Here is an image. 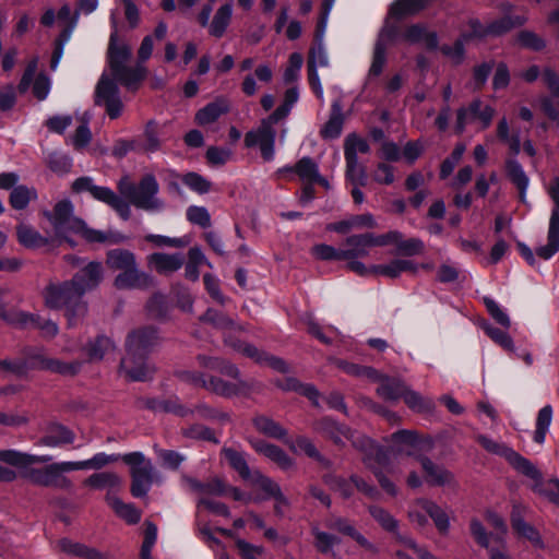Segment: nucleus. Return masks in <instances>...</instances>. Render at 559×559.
Listing matches in <instances>:
<instances>
[{"mask_svg":"<svg viewBox=\"0 0 559 559\" xmlns=\"http://www.w3.org/2000/svg\"><path fill=\"white\" fill-rule=\"evenodd\" d=\"M552 407L550 405L544 406L537 414L536 428L533 432V440L535 443L542 445L545 442L546 435L549 430L552 420Z\"/></svg>","mask_w":559,"mask_h":559,"instance_id":"nucleus-51","label":"nucleus"},{"mask_svg":"<svg viewBox=\"0 0 559 559\" xmlns=\"http://www.w3.org/2000/svg\"><path fill=\"white\" fill-rule=\"evenodd\" d=\"M486 334L503 349L508 352H515V346L512 337L504 331L491 325L490 323H484L483 325Z\"/></svg>","mask_w":559,"mask_h":559,"instance_id":"nucleus-59","label":"nucleus"},{"mask_svg":"<svg viewBox=\"0 0 559 559\" xmlns=\"http://www.w3.org/2000/svg\"><path fill=\"white\" fill-rule=\"evenodd\" d=\"M75 435L72 430L60 424L49 426L47 432L38 441L39 445L48 448H61L74 442Z\"/></svg>","mask_w":559,"mask_h":559,"instance_id":"nucleus-29","label":"nucleus"},{"mask_svg":"<svg viewBox=\"0 0 559 559\" xmlns=\"http://www.w3.org/2000/svg\"><path fill=\"white\" fill-rule=\"evenodd\" d=\"M180 378L190 382L195 386L204 388L217 395L224 397H233L245 394L249 391L250 385L245 380H238L235 383L227 382L217 377H206L197 371H182Z\"/></svg>","mask_w":559,"mask_h":559,"instance_id":"nucleus-12","label":"nucleus"},{"mask_svg":"<svg viewBox=\"0 0 559 559\" xmlns=\"http://www.w3.org/2000/svg\"><path fill=\"white\" fill-rule=\"evenodd\" d=\"M107 503L112 508L115 513L124 520L128 524H136L141 520V511L132 503H124L116 495L110 492L106 495Z\"/></svg>","mask_w":559,"mask_h":559,"instance_id":"nucleus-37","label":"nucleus"},{"mask_svg":"<svg viewBox=\"0 0 559 559\" xmlns=\"http://www.w3.org/2000/svg\"><path fill=\"white\" fill-rule=\"evenodd\" d=\"M292 109L285 105H280L261 124L250 130L245 135V145L247 147H259L265 162H271L275 156L276 130L274 124L286 118Z\"/></svg>","mask_w":559,"mask_h":559,"instance_id":"nucleus-8","label":"nucleus"},{"mask_svg":"<svg viewBox=\"0 0 559 559\" xmlns=\"http://www.w3.org/2000/svg\"><path fill=\"white\" fill-rule=\"evenodd\" d=\"M159 185L152 174L144 175L135 187L129 202L139 210L148 213H158L165 209V202L158 197Z\"/></svg>","mask_w":559,"mask_h":559,"instance_id":"nucleus-13","label":"nucleus"},{"mask_svg":"<svg viewBox=\"0 0 559 559\" xmlns=\"http://www.w3.org/2000/svg\"><path fill=\"white\" fill-rule=\"evenodd\" d=\"M41 213L49 223L53 237L59 242H67L71 248L76 246L72 235H80L90 243H118L126 239L120 234L90 228L82 218L75 216L74 205L69 199L58 201L52 210H43Z\"/></svg>","mask_w":559,"mask_h":559,"instance_id":"nucleus-2","label":"nucleus"},{"mask_svg":"<svg viewBox=\"0 0 559 559\" xmlns=\"http://www.w3.org/2000/svg\"><path fill=\"white\" fill-rule=\"evenodd\" d=\"M388 234L399 235L394 239L390 240L389 245L395 243L396 250L400 254L413 257L423 253L425 250V243L419 238L403 239L402 233L397 230H391Z\"/></svg>","mask_w":559,"mask_h":559,"instance_id":"nucleus-45","label":"nucleus"},{"mask_svg":"<svg viewBox=\"0 0 559 559\" xmlns=\"http://www.w3.org/2000/svg\"><path fill=\"white\" fill-rule=\"evenodd\" d=\"M374 382H379L377 394L384 401L396 402L403 399L407 384L400 378L383 376Z\"/></svg>","mask_w":559,"mask_h":559,"instance_id":"nucleus-27","label":"nucleus"},{"mask_svg":"<svg viewBox=\"0 0 559 559\" xmlns=\"http://www.w3.org/2000/svg\"><path fill=\"white\" fill-rule=\"evenodd\" d=\"M525 19L522 16H503L496 21H492L487 26H484L479 21L472 20L469 22V26L472 28V33L469 35H463V38H459L455 43L450 45L441 46V51L444 56L450 58L454 64H460L464 59V41L468 37H484V36H499L503 33H507L511 28L515 26H520L524 24Z\"/></svg>","mask_w":559,"mask_h":559,"instance_id":"nucleus-7","label":"nucleus"},{"mask_svg":"<svg viewBox=\"0 0 559 559\" xmlns=\"http://www.w3.org/2000/svg\"><path fill=\"white\" fill-rule=\"evenodd\" d=\"M425 3L426 0H395L390 7V16L399 21L419 12Z\"/></svg>","mask_w":559,"mask_h":559,"instance_id":"nucleus-49","label":"nucleus"},{"mask_svg":"<svg viewBox=\"0 0 559 559\" xmlns=\"http://www.w3.org/2000/svg\"><path fill=\"white\" fill-rule=\"evenodd\" d=\"M45 361H49V358L45 354V349L41 347L31 348L23 360L19 361H0V367L5 366L19 376H25L28 370L38 369L45 370Z\"/></svg>","mask_w":559,"mask_h":559,"instance_id":"nucleus-20","label":"nucleus"},{"mask_svg":"<svg viewBox=\"0 0 559 559\" xmlns=\"http://www.w3.org/2000/svg\"><path fill=\"white\" fill-rule=\"evenodd\" d=\"M37 199V191L35 188L25 185H19L10 193V205L14 210H24L28 206L29 202Z\"/></svg>","mask_w":559,"mask_h":559,"instance_id":"nucleus-48","label":"nucleus"},{"mask_svg":"<svg viewBox=\"0 0 559 559\" xmlns=\"http://www.w3.org/2000/svg\"><path fill=\"white\" fill-rule=\"evenodd\" d=\"M506 170L508 178L519 189L520 201L525 203L530 179L526 176L522 165L516 159L510 158L506 162Z\"/></svg>","mask_w":559,"mask_h":559,"instance_id":"nucleus-35","label":"nucleus"},{"mask_svg":"<svg viewBox=\"0 0 559 559\" xmlns=\"http://www.w3.org/2000/svg\"><path fill=\"white\" fill-rule=\"evenodd\" d=\"M376 275H382L389 278H396L404 272L417 273L418 264L405 259H394L384 264L371 265Z\"/></svg>","mask_w":559,"mask_h":559,"instance_id":"nucleus-30","label":"nucleus"},{"mask_svg":"<svg viewBox=\"0 0 559 559\" xmlns=\"http://www.w3.org/2000/svg\"><path fill=\"white\" fill-rule=\"evenodd\" d=\"M376 449L381 451V453H383V459L384 460H379L380 457H378V453L376 452V450H371L369 449L365 454H364V463L366 464V466L368 468H370L374 476L377 477L380 486L382 487V489L388 492L389 495L391 496H396L397 493V488L396 486L394 485L393 481H391L386 476H384V474L382 473V468H386L388 465H389V457H388V452L384 451L379 444L376 443Z\"/></svg>","mask_w":559,"mask_h":559,"instance_id":"nucleus-18","label":"nucleus"},{"mask_svg":"<svg viewBox=\"0 0 559 559\" xmlns=\"http://www.w3.org/2000/svg\"><path fill=\"white\" fill-rule=\"evenodd\" d=\"M397 234L374 235L371 233L362 235H353L346 238L343 250L344 260H350L358 257H365L371 247H382L389 245Z\"/></svg>","mask_w":559,"mask_h":559,"instance_id":"nucleus-16","label":"nucleus"},{"mask_svg":"<svg viewBox=\"0 0 559 559\" xmlns=\"http://www.w3.org/2000/svg\"><path fill=\"white\" fill-rule=\"evenodd\" d=\"M252 448L272 462L276 463L282 469H289L294 466V461L280 447L263 440L251 441Z\"/></svg>","mask_w":559,"mask_h":559,"instance_id":"nucleus-28","label":"nucleus"},{"mask_svg":"<svg viewBox=\"0 0 559 559\" xmlns=\"http://www.w3.org/2000/svg\"><path fill=\"white\" fill-rule=\"evenodd\" d=\"M121 460L130 468L131 488L130 491L135 498L147 496L153 484L160 481V476L156 472L150 459L140 452L134 451L122 454Z\"/></svg>","mask_w":559,"mask_h":559,"instance_id":"nucleus-9","label":"nucleus"},{"mask_svg":"<svg viewBox=\"0 0 559 559\" xmlns=\"http://www.w3.org/2000/svg\"><path fill=\"white\" fill-rule=\"evenodd\" d=\"M368 511L372 519L386 532L397 533L399 521L384 508L380 506H370Z\"/></svg>","mask_w":559,"mask_h":559,"instance_id":"nucleus-54","label":"nucleus"},{"mask_svg":"<svg viewBox=\"0 0 559 559\" xmlns=\"http://www.w3.org/2000/svg\"><path fill=\"white\" fill-rule=\"evenodd\" d=\"M230 110V102L225 96H218L215 100L206 104L195 114V122L205 127L216 122L223 115Z\"/></svg>","mask_w":559,"mask_h":559,"instance_id":"nucleus-24","label":"nucleus"},{"mask_svg":"<svg viewBox=\"0 0 559 559\" xmlns=\"http://www.w3.org/2000/svg\"><path fill=\"white\" fill-rule=\"evenodd\" d=\"M343 129V115L340 100H334L329 120L321 129V135L324 139H336L341 135Z\"/></svg>","mask_w":559,"mask_h":559,"instance_id":"nucleus-43","label":"nucleus"},{"mask_svg":"<svg viewBox=\"0 0 559 559\" xmlns=\"http://www.w3.org/2000/svg\"><path fill=\"white\" fill-rule=\"evenodd\" d=\"M403 38L411 43H421L427 49L433 50L438 47V36L436 32H429L425 26L414 24L403 34Z\"/></svg>","mask_w":559,"mask_h":559,"instance_id":"nucleus-36","label":"nucleus"},{"mask_svg":"<svg viewBox=\"0 0 559 559\" xmlns=\"http://www.w3.org/2000/svg\"><path fill=\"white\" fill-rule=\"evenodd\" d=\"M346 162V180L350 186H366L367 185V173L364 166L358 160L350 163L349 159Z\"/></svg>","mask_w":559,"mask_h":559,"instance_id":"nucleus-63","label":"nucleus"},{"mask_svg":"<svg viewBox=\"0 0 559 559\" xmlns=\"http://www.w3.org/2000/svg\"><path fill=\"white\" fill-rule=\"evenodd\" d=\"M550 198L554 201L551 217L548 230L547 245L539 246L536 254L543 260H549L559 250V178L555 177L549 189Z\"/></svg>","mask_w":559,"mask_h":559,"instance_id":"nucleus-17","label":"nucleus"},{"mask_svg":"<svg viewBox=\"0 0 559 559\" xmlns=\"http://www.w3.org/2000/svg\"><path fill=\"white\" fill-rule=\"evenodd\" d=\"M478 442L488 452L504 457L519 473L534 480L533 489L550 502L559 503V480H543L540 472L526 457L514 451L503 442L496 441L487 436H479Z\"/></svg>","mask_w":559,"mask_h":559,"instance_id":"nucleus-5","label":"nucleus"},{"mask_svg":"<svg viewBox=\"0 0 559 559\" xmlns=\"http://www.w3.org/2000/svg\"><path fill=\"white\" fill-rule=\"evenodd\" d=\"M247 480L262 492L253 496V502L272 499L278 490H281V487L276 481L263 475L259 471H253L252 475Z\"/></svg>","mask_w":559,"mask_h":559,"instance_id":"nucleus-32","label":"nucleus"},{"mask_svg":"<svg viewBox=\"0 0 559 559\" xmlns=\"http://www.w3.org/2000/svg\"><path fill=\"white\" fill-rule=\"evenodd\" d=\"M153 278L138 270L136 265L121 271L115 278V286L118 289L146 288L151 286Z\"/></svg>","mask_w":559,"mask_h":559,"instance_id":"nucleus-26","label":"nucleus"},{"mask_svg":"<svg viewBox=\"0 0 559 559\" xmlns=\"http://www.w3.org/2000/svg\"><path fill=\"white\" fill-rule=\"evenodd\" d=\"M390 14L388 15L384 25L382 26L381 31L379 32L378 38L376 44H380L385 49L394 43L399 35H400V27L397 22L391 21Z\"/></svg>","mask_w":559,"mask_h":559,"instance_id":"nucleus-61","label":"nucleus"},{"mask_svg":"<svg viewBox=\"0 0 559 559\" xmlns=\"http://www.w3.org/2000/svg\"><path fill=\"white\" fill-rule=\"evenodd\" d=\"M273 79V71L266 63L259 64L253 74H247L241 83V91L246 96H254L258 92L257 81L269 83Z\"/></svg>","mask_w":559,"mask_h":559,"instance_id":"nucleus-34","label":"nucleus"},{"mask_svg":"<svg viewBox=\"0 0 559 559\" xmlns=\"http://www.w3.org/2000/svg\"><path fill=\"white\" fill-rule=\"evenodd\" d=\"M198 361L200 366L204 368L218 371L222 374L236 379L237 381L241 380L239 378L240 371L238 367L223 358L200 355L198 356Z\"/></svg>","mask_w":559,"mask_h":559,"instance_id":"nucleus-40","label":"nucleus"},{"mask_svg":"<svg viewBox=\"0 0 559 559\" xmlns=\"http://www.w3.org/2000/svg\"><path fill=\"white\" fill-rule=\"evenodd\" d=\"M85 486H88L96 490H107V493L115 495V491L121 487L122 479L115 472H99L90 475L85 481Z\"/></svg>","mask_w":559,"mask_h":559,"instance_id":"nucleus-31","label":"nucleus"},{"mask_svg":"<svg viewBox=\"0 0 559 559\" xmlns=\"http://www.w3.org/2000/svg\"><path fill=\"white\" fill-rule=\"evenodd\" d=\"M155 326H142L131 331L126 338L127 355L121 359L120 372L132 381H144L150 374L147 356L159 345Z\"/></svg>","mask_w":559,"mask_h":559,"instance_id":"nucleus-4","label":"nucleus"},{"mask_svg":"<svg viewBox=\"0 0 559 559\" xmlns=\"http://www.w3.org/2000/svg\"><path fill=\"white\" fill-rule=\"evenodd\" d=\"M388 449L381 447L388 452V457L391 454H406L408 456L416 455L417 450H430L432 448L431 438H420L416 431L401 429L392 433L388 439Z\"/></svg>","mask_w":559,"mask_h":559,"instance_id":"nucleus-14","label":"nucleus"},{"mask_svg":"<svg viewBox=\"0 0 559 559\" xmlns=\"http://www.w3.org/2000/svg\"><path fill=\"white\" fill-rule=\"evenodd\" d=\"M493 116V107L486 105L479 98H476L467 106L460 107L456 110L454 124L455 133L462 134L468 124L476 121L480 123V129L485 130L490 127Z\"/></svg>","mask_w":559,"mask_h":559,"instance_id":"nucleus-15","label":"nucleus"},{"mask_svg":"<svg viewBox=\"0 0 559 559\" xmlns=\"http://www.w3.org/2000/svg\"><path fill=\"white\" fill-rule=\"evenodd\" d=\"M426 474V480L432 486H454V475L443 466L435 464L429 457L416 456Z\"/></svg>","mask_w":559,"mask_h":559,"instance_id":"nucleus-23","label":"nucleus"},{"mask_svg":"<svg viewBox=\"0 0 559 559\" xmlns=\"http://www.w3.org/2000/svg\"><path fill=\"white\" fill-rule=\"evenodd\" d=\"M116 41L117 31L115 29L110 35L108 46V63L114 80L103 74L95 88V104L104 106L110 119L118 118L123 108L116 81L129 90H134L146 73L145 68L140 64L127 66L131 58V48L126 44L117 45Z\"/></svg>","mask_w":559,"mask_h":559,"instance_id":"nucleus-1","label":"nucleus"},{"mask_svg":"<svg viewBox=\"0 0 559 559\" xmlns=\"http://www.w3.org/2000/svg\"><path fill=\"white\" fill-rule=\"evenodd\" d=\"M146 407L154 412L171 413L180 417L189 416L192 413L191 408H188L179 403L177 399L169 400H156L151 399L145 403Z\"/></svg>","mask_w":559,"mask_h":559,"instance_id":"nucleus-44","label":"nucleus"},{"mask_svg":"<svg viewBox=\"0 0 559 559\" xmlns=\"http://www.w3.org/2000/svg\"><path fill=\"white\" fill-rule=\"evenodd\" d=\"M329 66V56L323 41H314V46L309 51L308 70H318L319 67Z\"/></svg>","mask_w":559,"mask_h":559,"instance_id":"nucleus-62","label":"nucleus"},{"mask_svg":"<svg viewBox=\"0 0 559 559\" xmlns=\"http://www.w3.org/2000/svg\"><path fill=\"white\" fill-rule=\"evenodd\" d=\"M233 16V3L226 2L222 4L215 12L212 22L210 23V35L215 38L224 36L228 28Z\"/></svg>","mask_w":559,"mask_h":559,"instance_id":"nucleus-39","label":"nucleus"},{"mask_svg":"<svg viewBox=\"0 0 559 559\" xmlns=\"http://www.w3.org/2000/svg\"><path fill=\"white\" fill-rule=\"evenodd\" d=\"M16 236L19 242L28 249H38L50 242L49 237L43 236L38 230L25 224H20L16 227Z\"/></svg>","mask_w":559,"mask_h":559,"instance_id":"nucleus-38","label":"nucleus"},{"mask_svg":"<svg viewBox=\"0 0 559 559\" xmlns=\"http://www.w3.org/2000/svg\"><path fill=\"white\" fill-rule=\"evenodd\" d=\"M50 455H35L19 450H0V462L14 466L19 474L27 481L41 487L69 488L71 481L63 475H59L56 464H49L37 468L34 464L47 463L51 461Z\"/></svg>","mask_w":559,"mask_h":559,"instance_id":"nucleus-3","label":"nucleus"},{"mask_svg":"<svg viewBox=\"0 0 559 559\" xmlns=\"http://www.w3.org/2000/svg\"><path fill=\"white\" fill-rule=\"evenodd\" d=\"M314 430L322 433L323 436L333 440L336 444H344L345 441H349L355 448L364 452L369 450H376L379 460H384L383 453L376 449V442L370 438L360 435L356 431H352L344 425L338 424L330 417L322 418L314 424Z\"/></svg>","mask_w":559,"mask_h":559,"instance_id":"nucleus-10","label":"nucleus"},{"mask_svg":"<svg viewBox=\"0 0 559 559\" xmlns=\"http://www.w3.org/2000/svg\"><path fill=\"white\" fill-rule=\"evenodd\" d=\"M296 174L305 182L313 183L319 174L318 164L310 157H302L295 165Z\"/></svg>","mask_w":559,"mask_h":559,"instance_id":"nucleus-60","label":"nucleus"},{"mask_svg":"<svg viewBox=\"0 0 559 559\" xmlns=\"http://www.w3.org/2000/svg\"><path fill=\"white\" fill-rule=\"evenodd\" d=\"M0 318L8 324L15 328H28L34 319L33 313L16 309H7L0 301Z\"/></svg>","mask_w":559,"mask_h":559,"instance_id":"nucleus-50","label":"nucleus"},{"mask_svg":"<svg viewBox=\"0 0 559 559\" xmlns=\"http://www.w3.org/2000/svg\"><path fill=\"white\" fill-rule=\"evenodd\" d=\"M148 265L160 274H168L178 271L185 263V257L180 252L162 253L155 252L147 258Z\"/></svg>","mask_w":559,"mask_h":559,"instance_id":"nucleus-25","label":"nucleus"},{"mask_svg":"<svg viewBox=\"0 0 559 559\" xmlns=\"http://www.w3.org/2000/svg\"><path fill=\"white\" fill-rule=\"evenodd\" d=\"M107 265L112 270L124 271L132 266H135V255L124 249H114L107 252Z\"/></svg>","mask_w":559,"mask_h":559,"instance_id":"nucleus-47","label":"nucleus"},{"mask_svg":"<svg viewBox=\"0 0 559 559\" xmlns=\"http://www.w3.org/2000/svg\"><path fill=\"white\" fill-rule=\"evenodd\" d=\"M44 368H46L45 370L62 376H74L81 370L82 362L78 360L66 362L59 359L49 358V361H45Z\"/></svg>","mask_w":559,"mask_h":559,"instance_id":"nucleus-56","label":"nucleus"},{"mask_svg":"<svg viewBox=\"0 0 559 559\" xmlns=\"http://www.w3.org/2000/svg\"><path fill=\"white\" fill-rule=\"evenodd\" d=\"M543 81L551 92V96H545L540 99V107L543 112L550 119L556 120L559 117L558 97H559V76L557 73L547 68L543 72Z\"/></svg>","mask_w":559,"mask_h":559,"instance_id":"nucleus-21","label":"nucleus"},{"mask_svg":"<svg viewBox=\"0 0 559 559\" xmlns=\"http://www.w3.org/2000/svg\"><path fill=\"white\" fill-rule=\"evenodd\" d=\"M403 400L408 408L416 413L431 412L435 406L431 399L424 397L420 393L412 390L408 385L403 395Z\"/></svg>","mask_w":559,"mask_h":559,"instance_id":"nucleus-52","label":"nucleus"},{"mask_svg":"<svg viewBox=\"0 0 559 559\" xmlns=\"http://www.w3.org/2000/svg\"><path fill=\"white\" fill-rule=\"evenodd\" d=\"M223 454L230 466L238 472L241 478L247 480L252 475L253 472L250 471L243 453L230 448H224Z\"/></svg>","mask_w":559,"mask_h":559,"instance_id":"nucleus-55","label":"nucleus"},{"mask_svg":"<svg viewBox=\"0 0 559 559\" xmlns=\"http://www.w3.org/2000/svg\"><path fill=\"white\" fill-rule=\"evenodd\" d=\"M72 188L75 192H88L95 200L109 205L124 221L131 216V207L119 197L112 189L108 187L97 186L91 177L78 178Z\"/></svg>","mask_w":559,"mask_h":559,"instance_id":"nucleus-11","label":"nucleus"},{"mask_svg":"<svg viewBox=\"0 0 559 559\" xmlns=\"http://www.w3.org/2000/svg\"><path fill=\"white\" fill-rule=\"evenodd\" d=\"M103 278V265L100 262L92 261L82 267L70 281L78 293L84 294L98 286Z\"/></svg>","mask_w":559,"mask_h":559,"instance_id":"nucleus-19","label":"nucleus"},{"mask_svg":"<svg viewBox=\"0 0 559 559\" xmlns=\"http://www.w3.org/2000/svg\"><path fill=\"white\" fill-rule=\"evenodd\" d=\"M225 344L233 348L235 352L242 354L243 356L254 360L255 362L263 365L265 352L260 350L257 346L250 343L242 342L233 335H226Z\"/></svg>","mask_w":559,"mask_h":559,"instance_id":"nucleus-42","label":"nucleus"},{"mask_svg":"<svg viewBox=\"0 0 559 559\" xmlns=\"http://www.w3.org/2000/svg\"><path fill=\"white\" fill-rule=\"evenodd\" d=\"M253 425L259 432L273 439L284 440L287 436V430L282 425L264 415L257 416Z\"/></svg>","mask_w":559,"mask_h":559,"instance_id":"nucleus-46","label":"nucleus"},{"mask_svg":"<svg viewBox=\"0 0 559 559\" xmlns=\"http://www.w3.org/2000/svg\"><path fill=\"white\" fill-rule=\"evenodd\" d=\"M370 151V146L368 142L356 135V134H349L346 138L345 145H344V156L345 159H349L350 163H355V160H358V154H367Z\"/></svg>","mask_w":559,"mask_h":559,"instance_id":"nucleus-53","label":"nucleus"},{"mask_svg":"<svg viewBox=\"0 0 559 559\" xmlns=\"http://www.w3.org/2000/svg\"><path fill=\"white\" fill-rule=\"evenodd\" d=\"M45 305L50 309L66 308V316L70 326L76 324L87 311L83 297L76 292L71 282L49 284L44 289Z\"/></svg>","mask_w":559,"mask_h":559,"instance_id":"nucleus-6","label":"nucleus"},{"mask_svg":"<svg viewBox=\"0 0 559 559\" xmlns=\"http://www.w3.org/2000/svg\"><path fill=\"white\" fill-rule=\"evenodd\" d=\"M325 526L330 530L337 531L338 533L353 538L359 546L368 551L377 552L378 548L369 542L361 533H359L353 523L341 516H333L325 521Z\"/></svg>","mask_w":559,"mask_h":559,"instance_id":"nucleus-22","label":"nucleus"},{"mask_svg":"<svg viewBox=\"0 0 559 559\" xmlns=\"http://www.w3.org/2000/svg\"><path fill=\"white\" fill-rule=\"evenodd\" d=\"M338 366L350 376L367 378L371 381H376L380 378V372L372 367L360 366L345 360L340 361Z\"/></svg>","mask_w":559,"mask_h":559,"instance_id":"nucleus-58","label":"nucleus"},{"mask_svg":"<svg viewBox=\"0 0 559 559\" xmlns=\"http://www.w3.org/2000/svg\"><path fill=\"white\" fill-rule=\"evenodd\" d=\"M416 506L429 515L441 534H447L449 532L450 518L440 506L424 498L416 500Z\"/></svg>","mask_w":559,"mask_h":559,"instance_id":"nucleus-33","label":"nucleus"},{"mask_svg":"<svg viewBox=\"0 0 559 559\" xmlns=\"http://www.w3.org/2000/svg\"><path fill=\"white\" fill-rule=\"evenodd\" d=\"M191 411L192 413H190V415H197L202 419L217 420L219 423H225L230 419L227 413L215 409L204 403L195 405V407L191 408Z\"/></svg>","mask_w":559,"mask_h":559,"instance_id":"nucleus-64","label":"nucleus"},{"mask_svg":"<svg viewBox=\"0 0 559 559\" xmlns=\"http://www.w3.org/2000/svg\"><path fill=\"white\" fill-rule=\"evenodd\" d=\"M182 435L188 439L203 440L213 442L215 444L219 443V440L216 438L214 431L201 424H193L182 429Z\"/></svg>","mask_w":559,"mask_h":559,"instance_id":"nucleus-57","label":"nucleus"},{"mask_svg":"<svg viewBox=\"0 0 559 559\" xmlns=\"http://www.w3.org/2000/svg\"><path fill=\"white\" fill-rule=\"evenodd\" d=\"M84 349L91 361H99L106 355L116 350V344L108 336L98 335L95 340L88 342Z\"/></svg>","mask_w":559,"mask_h":559,"instance_id":"nucleus-41","label":"nucleus"}]
</instances>
